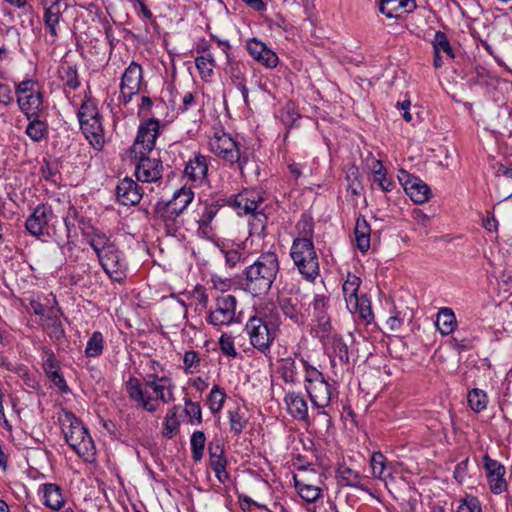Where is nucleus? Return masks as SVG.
Wrapping results in <instances>:
<instances>
[{"label": "nucleus", "mask_w": 512, "mask_h": 512, "mask_svg": "<svg viewBox=\"0 0 512 512\" xmlns=\"http://www.w3.org/2000/svg\"><path fill=\"white\" fill-rule=\"evenodd\" d=\"M194 193L190 188L182 187L174 192L173 197L168 202L176 208L181 215L188 205L193 201Z\"/></svg>", "instance_id": "c9c22d12"}, {"label": "nucleus", "mask_w": 512, "mask_h": 512, "mask_svg": "<svg viewBox=\"0 0 512 512\" xmlns=\"http://www.w3.org/2000/svg\"><path fill=\"white\" fill-rule=\"evenodd\" d=\"M305 389L312 404L319 409L315 415V419L323 422L326 429L331 425V418L329 413L325 410L334 398H337L335 388L327 381H320L314 385H305Z\"/></svg>", "instance_id": "423d86ee"}, {"label": "nucleus", "mask_w": 512, "mask_h": 512, "mask_svg": "<svg viewBox=\"0 0 512 512\" xmlns=\"http://www.w3.org/2000/svg\"><path fill=\"white\" fill-rule=\"evenodd\" d=\"M108 277L115 282H122L127 277L128 264L124 254L114 246L98 258Z\"/></svg>", "instance_id": "9d476101"}, {"label": "nucleus", "mask_w": 512, "mask_h": 512, "mask_svg": "<svg viewBox=\"0 0 512 512\" xmlns=\"http://www.w3.org/2000/svg\"><path fill=\"white\" fill-rule=\"evenodd\" d=\"M321 343L333 366L336 365V360L341 364L349 361L348 347L337 334L334 336H321Z\"/></svg>", "instance_id": "6ab92c4d"}, {"label": "nucleus", "mask_w": 512, "mask_h": 512, "mask_svg": "<svg viewBox=\"0 0 512 512\" xmlns=\"http://www.w3.org/2000/svg\"><path fill=\"white\" fill-rule=\"evenodd\" d=\"M210 467L215 473L219 482L225 483L229 480V474L226 471L227 460L226 457L209 459Z\"/></svg>", "instance_id": "5fc2aeb1"}, {"label": "nucleus", "mask_w": 512, "mask_h": 512, "mask_svg": "<svg viewBox=\"0 0 512 512\" xmlns=\"http://www.w3.org/2000/svg\"><path fill=\"white\" fill-rule=\"evenodd\" d=\"M433 49L436 53L446 54L448 59H454L455 55L447 35L442 31H436L433 39Z\"/></svg>", "instance_id": "de8ad7c7"}, {"label": "nucleus", "mask_w": 512, "mask_h": 512, "mask_svg": "<svg viewBox=\"0 0 512 512\" xmlns=\"http://www.w3.org/2000/svg\"><path fill=\"white\" fill-rule=\"evenodd\" d=\"M436 327L442 335L451 334L457 326L456 316L451 308H441L437 314Z\"/></svg>", "instance_id": "7c9ffc66"}, {"label": "nucleus", "mask_w": 512, "mask_h": 512, "mask_svg": "<svg viewBox=\"0 0 512 512\" xmlns=\"http://www.w3.org/2000/svg\"><path fill=\"white\" fill-rule=\"evenodd\" d=\"M185 373H194L199 370L201 358L199 353L193 350L186 351L183 356Z\"/></svg>", "instance_id": "4d7b16f0"}, {"label": "nucleus", "mask_w": 512, "mask_h": 512, "mask_svg": "<svg viewBox=\"0 0 512 512\" xmlns=\"http://www.w3.org/2000/svg\"><path fill=\"white\" fill-rule=\"evenodd\" d=\"M17 103L27 119L39 117V112L42 107V96L39 92H30L28 95H20L17 98Z\"/></svg>", "instance_id": "cd10ccee"}, {"label": "nucleus", "mask_w": 512, "mask_h": 512, "mask_svg": "<svg viewBox=\"0 0 512 512\" xmlns=\"http://www.w3.org/2000/svg\"><path fill=\"white\" fill-rule=\"evenodd\" d=\"M372 474L374 477L386 480L391 474L388 471L387 461L381 452H374L370 459Z\"/></svg>", "instance_id": "ea45409f"}, {"label": "nucleus", "mask_w": 512, "mask_h": 512, "mask_svg": "<svg viewBox=\"0 0 512 512\" xmlns=\"http://www.w3.org/2000/svg\"><path fill=\"white\" fill-rule=\"evenodd\" d=\"M371 228L364 216H359L356 220L354 234L357 248L361 252H367L370 248Z\"/></svg>", "instance_id": "c756f323"}, {"label": "nucleus", "mask_w": 512, "mask_h": 512, "mask_svg": "<svg viewBox=\"0 0 512 512\" xmlns=\"http://www.w3.org/2000/svg\"><path fill=\"white\" fill-rule=\"evenodd\" d=\"M44 505L52 510H59L64 505L61 488L57 484L46 483L42 485Z\"/></svg>", "instance_id": "c85d7f7f"}, {"label": "nucleus", "mask_w": 512, "mask_h": 512, "mask_svg": "<svg viewBox=\"0 0 512 512\" xmlns=\"http://www.w3.org/2000/svg\"><path fill=\"white\" fill-rule=\"evenodd\" d=\"M26 127V135L34 142H40L48 135V125L39 117H31Z\"/></svg>", "instance_id": "72a5a7b5"}, {"label": "nucleus", "mask_w": 512, "mask_h": 512, "mask_svg": "<svg viewBox=\"0 0 512 512\" xmlns=\"http://www.w3.org/2000/svg\"><path fill=\"white\" fill-rule=\"evenodd\" d=\"M103 344L102 334L98 331L94 332L87 342L85 355L90 358L98 357L103 351Z\"/></svg>", "instance_id": "603ef678"}, {"label": "nucleus", "mask_w": 512, "mask_h": 512, "mask_svg": "<svg viewBox=\"0 0 512 512\" xmlns=\"http://www.w3.org/2000/svg\"><path fill=\"white\" fill-rule=\"evenodd\" d=\"M83 234L98 258L116 246L106 234L97 229L91 228V232H87L83 229Z\"/></svg>", "instance_id": "a878e982"}, {"label": "nucleus", "mask_w": 512, "mask_h": 512, "mask_svg": "<svg viewBox=\"0 0 512 512\" xmlns=\"http://www.w3.org/2000/svg\"><path fill=\"white\" fill-rule=\"evenodd\" d=\"M495 127L499 133L507 132L512 136V108L509 106H501L498 109L495 118Z\"/></svg>", "instance_id": "e433bc0d"}, {"label": "nucleus", "mask_w": 512, "mask_h": 512, "mask_svg": "<svg viewBox=\"0 0 512 512\" xmlns=\"http://www.w3.org/2000/svg\"><path fill=\"white\" fill-rule=\"evenodd\" d=\"M208 172L207 157L195 152L185 166L184 175L192 182L202 183Z\"/></svg>", "instance_id": "b1692460"}, {"label": "nucleus", "mask_w": 512, "mask_h": 512, "mask_svg": "<svg viewBox=\"0 0 512 512\" xmlns=\"http://www.w3.org/2000/svg\"><path fill=\"white\" fill-rule=\"evenodd\" d=\"M483 463L491 492L497 495L505 492L508 488L507 481L504 478L506 473L505 467L488 455L483 457Z\"/></svg>", "instance_id": "2eb2a0df"}, {"label": "nucleus", "mask_w": 512, "mask_h": 512, "mask_svg": "<svg viewBox=\"0 0 512 512\" xmlns=\"http://www.w3.org/2000/svg\"><path fill=\"white\" fill-rule=\"evenodd\" d=\"M79 213L74 206H70L63 217L64 224L67 230V237H70L72 229L75 228L76 220L78 219Z\"/></svg>", "instance_id": "338daca9"}, {"label": "nucleus", "mask_w": 512, "mask_h": 512, "mask_svg": "<svg viewBox=\"0 0 512 512\" xmlns=\"http://www.w3.org/2000/svg\"><path fill=\"white\" fill-rule=\"evenodd\" d=\"M46 359L43 362V369L49 380L62 392L67 393L69 387L59 372V365L52 350L45 349Z\"/></svg>", "instance_id": "5701e85b"}, {"label": "nucleus", "mask_w": 512, "mask_h": 512, "mask_svg": "<svg viewBox=\"0 0 512 512\" xmlns=\"http://www.w3.org/2000/svg\"><path fill=\"white\" fill-rule=\"evenodd\" d=\"M278 117L286 127L291 128L301 115L297 111L294 103L288 102L279 110Z\"/></svg>", "instance_id": "3c124183"}, {"label": "nucleus", "mask_w": 512, "mask_h": 512, "mask_svg": "<svg viewBox=\"0 0 512 512\" xmlns=\"http://www.w3.org/2000/svg\"><path fill=\"white\" fill-rule=\"evenodd\" d=\"M142 78L143 70L141 65L131 62L121 77L119 99L124 104L129 103L132 97L139 92Z\"/></svg>", "instance_id": "9b49d317"}, {"label": "nucleus", "mask_w": 512, "mask_h": 512, "mask_svg": "<svg viewBox=\"0 0 512 512\" xmlns=\"http://www.w3.org/2000/svg\"><path fill=\"white\" fill-rule=\"evenodd\" d=\"M219 345L223 354L229 357L237 356V351L235 349L234 342L231 336H228L226 334L221 335L219 339Z\"/></svg>", "instance_id": "69168bd1"}, {"label": "nucleus", "mask_w": 512, "mask_h": 512, "mask_svg": "<svg viewBox=\"0 0 512 512\" xmlns=\"http://www.w3.org/2000/svg\"><path fill=\"white\" fill-rule=\"evenodd\" d=\"M247 67L244 63L228 57L226 73L229 75L232 84L237 87L245 101L248 103V89L246 87Z\"/></svg>", "instance_id": "412c9836"}, {"label": "nucleus", "mask_w": 512, "mask_h": 512, "mask_svg": "<svg viewBox=\"0 0 512 512\" xmlns=\"http://www.w3.org/2000/svg\"><path fill=\"white\" fill-rule=\"evenodd\" d=\"M195 65L200 77L207 80L213 75L216 61L211 53H207L206 55L197 56L195 59Z\"/></svg>", "instance_id": "a19ab883"}, {"label": "nucleus", "mask_w": 512, "mask_h": 512, "mask_svg": "<svg viewBox=\"0 0 512 512\" xmlns=\"http://www.w3.org/2000/svg\"><path fill=\"white\" fill-rule=\"evenodd\" d=\"M467 398L468 404L474 412L479 413L486 409L488 404V397L485 391L474 388L469 391Z\"/></svg>", "instance_id": "a18cd8bd"}, {"label": "nucleus", "mask_w": 512, "mask_h": 512, "mask_svg": "<svg viewBox=\"0 0 512 512\" xmlns=\"http://www.w3.org/2000/svg\"><path fill=\"white\" fill-rule=\"evenodd\" d=\"M305 368V383L306 385H314L320 381L326 380L322 372L310 365L306 360H301Z\"/></svg>", "instance_id": "680f3d73"}, {"label": "nucleus", "mask_w": 512, "mask_h": 512, "mask_svg": "<svg viewBox=\"0 0 512 512\" xmlns=\"http://www.w3.org/2000/svg\"><path fill=\"white\" fill-rule=\"evenodd\" d=\"M225 399V391L220 388L219 385L215 384L207 397V405L212 414L215 415L222 410Z\"/></svg>", "instance_id": "79ce46f5"}, {"label": "nucleus", "mask_w": 512, "mask_h": 512, "mask_svg": "<svg viewBox=\"0 0 512 512\" xmlns=\"http://www.w3.org/2000/svg\"><path fill=\"white\" fill-rule=\"evenodd\" d=\"M205 443L206 437L204 432L194 431L190 439L192 459L194 462H200L202 460Z\"/></svg>", "instance_id": "49530a36"}, {"label": "nucleus", "mask_w": 512, "mask_h": 512, "mask_svg": "<svg viewBox=\"0 0 512 512\" xmlns=\"http://www.w3.org/2000/svg\"><path fill=\"white\" fill-rule=\"evenodd\" d=\"M361 280L356 275L348 274L346 281L342 286L346 304L352 303L355 299L359 298L357 291L360 287Z\"/></svg>", "instance_id": "09e8293b"}, {"label": "nucleus", "mask_w": 512, "mask_h": 512, "mask_svg": "<svg viewBox=\"0 0 512 512\" xmlns=\"http://www.w3.org/2000/svg\"><path fill=\"white\" fill-rule=\"evenodd\" d=\"M221 207L222 206L218 203V201L201 203L195 211V220L211 224L212 220L215 218Z\"/></svg>", "instance_id": "4c0bfd02"}, {"label": "nucleus", "mask_w": 512, "mask_h": 512, "mask_svg": "<svg viewBox=\"0 0 512 512\" xmlns=\"http://www.w3.org/2000/svg\"><path fill=\"white\" fill-rule=\"evenodd\" d=\"M236 306L235 296L230 294L218 296L206 318L207 322L213 326L230 325L236 322Z\"/></svg>", "instance_id": "6e6552de"}, {"label": "nucleus", "mask_w": 512, "mask_h": 512, "mask_svg": "<svg viewBox=\"0 0 512 512\" xmlns=\"http://www.w3.org/2000/svg\"><path fill=\"white\" fill-rule=\"evenodd\" d=\"M99 117L100 114L96 104L90 99L85 100L78 111L79 123L82 121L93 120Z\"/></svg>", "instance_id": "864d4df0"}, {"label": "nucleus", "mask_w": 512, "mask_h": 512, "mask_svg": "<svg viewBox=\"0 0 512 512\" xmlns=\"http://www.w3.org/2000/svg\"><path fill=\"white\" fill-rule=\"evenodd\" d=\"M479 499L472 495H466L459 500L456 512H481Z\"/></svg>", "instance_id": "bf43d9fd"}, {"label": "nucleus", "mask_w": 512, "mask_h": 512, "mask_svg": "<svg viewBox=\"0 0 512 512\" xmlns=\"http://www.w3.org/2000/svg\"><path fill=\"white\" fill-rule=\"evenodd\" d=\"M279 272V260L275 252L262 253L257 260L245 270L240 280L241 288L253 297L266 294Z\"/></svg>", "instance_id": "f03ea898"}, {"label": "nucleus", "mask_w": 512, "mask_h": 512, "mask_svg": "<svg viewBox=\"0 0 512 512\" xmlns=\"http://www.w3.org/2000/svg\"><path fill=\"white\" fill-rule=\"evenodd\" d=\"M303 224L304 228L307 227L305 235L293 240L290 256L302 277L313 283L320 275L319 258L312 240V224L308 221Z\"/></svg>", "instance_id": "7ed1b4c3"}, {"label": "nucleus", "mask_w": 512, "mask_h": 512, "mask_svg": "<svg viewBox=\"0 0 512 512\" xmlns=\"http://www.w3.org/2000/svg\"><path fill=\"white\" fill-rule=\"evenodd\" d=\"M317 320V327L314 329L315 336L321 341V336H334L336 333L332 330L329 316H321Z\"/></svg>", "instance_id": "e2e57ef3"}, {"label": "nucleus", "mask_w": 512, "mask_h": 512, "mask_svg": "<svg viewBox=\"0 0 512 512\" xmlns=\"http://www.w3.org/2000/svg\"><path fill=\"white\" fill-rule=\"evenodd\" d=\"M398 178L399 181L403 184L405 192L413 202L422 204L429 200L431 196L430 188L421 179L407 173L404 170L400 171Z\"/></svg>", "instance_id": "4468645a"}, {"label": "nucleus", "mask_w": 512, "mask_h": 512, "mask_svg": "<svg viewBox=\"0 0 512 512\" xmlns=\"http://www.w3.org/2000/svg\"><path fill=\"white\" fill-rule=\"evenodd\" d=\"M61 421L66 443L81 457L92 455L94 441L81 420L72 412L65 411Z\"/></svg>", "instance_id": "39448f33"}, {"label": "nucleus", "mask_w": 512, "mask_h": 512, "mask_svg": "<svg viewBox=\"0 0 512 512\" xmlns=\"http://www.w3.org/2000/svg\"><path fill=\"white\" fill-rule=\"evenodd\" d=\"M116 197L120 204L133 206L141 201L143 189L133 179L126 177L118 183Z\"/></svg>", "instance_id": "f3484780"}, {"label": "nucleus", "mask_w": 512, "mask_h": 512, "mask_svg": "<svg viewBox=\"0 0 512 512\" xmlns=\"http://www.w3.org/2000/svg\"><path fill=\"white\" fill-rule=\"evenodd\" d=\"M230 429L235 435H239L246 427L247 421L239 409L228 411Z\"/></svg>", "instance_id": "6e6d98bb"}, {"label": "nucleus", "mask_w": 512, "mask_h": 512, "mask_svg": "<svg viewBox=\"0 0 512 512\" xmlns=\"http://www.w3.org/2000/svg\"><path fill=\"white\" fill-rule=\"evenodd\" d=\"M245 331L249 336L251 345L261 352L269 350L276 337V331L258 316L249 318L245 325Z\"/></svg>", "instance_id": "0eeeda50"}, {"label": "nucleus", "mask_w": 512, "mask_h": 512, "mask_svg": "<svg viewBox=\"0 0 512 512\" xmlns=\"http://www.w3.org/2000/svg\"><path fill=\"white\" fill-rule=\"evenodd\" d=\"M184 410L187 416L191 418V423L197 425L202 423V410L198 402H193L190 399H185Z\"/></svg>", "instance_id": "052dcab7"}, {"label": "nucleus", "mask_w": 512, "mask_h": 512, "mask_svg": "<svg viewBox=\"0 0 512 512\" xmlns=\"http://www.w3.org/2000/svg\"><path fill=\"white\" fill-rule=\"evenodd\" d=\"M53 218L54 213L51 206L39 204L27 218L25 223L26 229L31 235L40 237L47 233L49 222Z\"/></svg>", "instance_id": "ddd939ff"}, {"label": "nucleus", "mask_w": 512, "mask_h": 512, "mask_svg": "<svg viewBox=\"0 0 512 512\" xmlns=\"http://www.w3.org/2000/svg\"><path fill=\"white\" fill-rule=\"evenodd\" d=\"M61 79L65 86L69 87L70 89L75 90L80 86V81L75 66L68 65L63 67Z\"/></svg>", "instance_id": "13d9d810"}, {"label": "nucleus", "mask_w": 512, "mask_h": 512, "mask_svg": "<svg viewBox=\"0 0 512 512\" xmlns=\"http://www.w3.org/2000/svg\"><path fill=\"white\" fill-rule=\"evenodd\" d=\"M347 308L352 313H358L359 318L362 319L366 324H370L374 319L371 302L366 295H362L352 301V303H349Z\"/></svg>", "instance_id": "2f4dec72"}, {"label": "nucleus", "mask_w": 512, "mask_h": 512, "mask_svg": "<svg viewBox=\"0 0 512 512\" xmlns=\"http://www.w3.org/2000/svg\"><path fill=\"white\" fill-rule=\"evenodd\" d=\"M177 413L178 407L174 406L173 408L168 410L164 418L162 435L167 439L173 438V436L179 429L180 422L177 418Z\"/></svg>", "instance_id": "37998d69"}, {"label": "nucleus", "mask_w": 512, "mask_h": 512, "mask_svg": "<svg viewBox=\"0 0 512 512\" xmlns=\"http://www.w3.org/2000/svg\"><path fill=\"white\" fill-rule=\"evenodd\" d=\"M328 301V297L324 295H316L314 297L313 309L316 319L321 318V316H328L326 314Z\"/></svg>", "instance_id": "0e129e2a"}, {"label": "nucleus", "mask_w": 512, "mask_h": 512, "mask_svg": "<svg viewBox=\"0 0 512 512\" xmlns=\"http://www.w3.org/2000/svg\"><path fill=\"white\" fill-rule=\"evenodd\" d=\"M80 127L90 144L95 148H101L104 143V131L101 123V117L82 121Z\"/></svg>", "instance_id": "bb28decb"}, {"label": "nucleus", "mask_w": 512, "mask_h": 512, "mask_svg": "<svg viewBox=\"0 0 512 512\" xmlns=\"http://www.w3.org/2000/svg\"><path fill=\"white\" fill-rule=\"evenodd\" d=\"M279 307L285 317L289 318L294 324L300 326L305 322V310L301 298L298 294L291 296H281L278 300Z\"/></svg>", "instance_id": "a211bd4d"}, {"label": "nucleus", "mask_w": 512, "mask_h": 512, "mask_svg": "<svg viewBox=\"0 0 512 512\" xmlns=\"http://www.w3.org/2000/svg\"><path fill=\"white\" fill-rule=\"evenodd\" d=\"M148 154H138V158L134 159L135 176L138 181L151 183L157 182L162 178L163 165L161 160L150 158Z\"/></svg>", "instance_id": "f8f14e48"}, {"label": "nucleus", "mask_w": 512, "mask_h": 512, "mask_svg": "<svg viewBox=\"0 0 512 512\" xmlns=\"http://www.w3.org/2000/svg\"><path fill=\"white\" fill-rule=\"evenodd\" d=\"M416 8L414 0H380L379 11L388 18H400Z\"/></svg>", "instance_id": "393cba45"}, {"label": "nucleus", "mask_w": 512, "mask_h": 512, "mask_svg": "<svg viewBox=\"0 0 512 512\" xmlns=\"http://www.w3.org/2000/svg\"><path fill=\"white\" fill-rule=\"evenodd\" d=\"M263 198L255 191H245L235 198V205L244 210L246 214L255 213Z\"/></svg>", "instance_id": "473e14b6"}, {"label": "nucleus", "mask_w": 512, "mask_h": 512, "mask_svg": "<svg viewBox=\"0 0 512 512\" xmlns=\"http://www.w3.org/2000/svg\"><path fill=\"white\" fill-rule=\"evenodd\" d=\"M210 150L222 160L230 164H237L241 176L252 170L258 174V166L255 161H250L248 155L241 151L240 144L228 133H215L209 141Z\"/></svg>", "instance_id": "20e7f679"}, {"label": "nucleus", "mask_w": 512, "mask_h": 512, "mask_svg": "<svg viewBox=\"0 0 512 512\" xmlns=\"http://www.w3.org/2000/svg\"><path fill=\"white\" fill-rule=\"evenodd\" d=\"M159 135V121L151 118L139 126L134 144L130 148V157L137 159L138 154H149L155 147Z\"/></svg>", "instance_id": "1a4fd4ad"}, {"label": "nucleus", "mask_w": 512, "mask_h": 512, "mask_svg": "<svg viewBox=\"0 0 512 512\" xmlns=\"http://www.w3.org/2000/svg\"><path fill=\"white\" fill-rule=\"evenodd\" d=\"M156 219L162 222L169 235H175L179 229L177 222L179 212L168 201H158L154 207Z\"/></svg>", "instance_id": "aec40b11"}, {"label": "nucleus", "mask_w": 512, "mask_h": 512, "mask_svg": "<svg viewBox=\"0 0 512 512\" xmlns=\"http://www.w3.org/2000/svg\"><path fill=\"white\" fill-rule=\"evenodd\" d=\"M337 477L344 486L362 488L363 477L346 465H340L337 469Z\"/></svg>", "instance_id": "f704fd0d"}, {"label": "nucleus", "mask_w": 512, "mask_h": 512, "mask_svg": "<svg viewBox=\"0 0 512 512\" xmlns=\"http://www.w3.org/2000/svg\"><path fill=\"white\" fill-rule=\"evenodd\" d=\"M278 372L283 379V381L287 384H296L298 381L297 378V367L294 359L288 357L282 359L280 361V365L278 367Z\"/></svg>", "instance_id": "58836bf2"}, {"label": "nucleus", "mask_w": 512, "mask_h": 512, "mask_svg": "<svg viewBox=\"0 0 512 512\" xmlns=\"http://www.w3.org/2000/svg\"><path fill=\"white\" fill-rule=\"evenodd\" d=\"M145 385L154 392L155 398L146 394L142 384L136 377H130L125 383L126 392L130 400L139 404L145 411L154 413L157 410L156 400H160L165 404L174 401V384L169 377L148 374L145 379Z\"/></svg>", "instance_id": "f257e3e1"}, {"label": "nucleus", "mask_w": 512, "mask_h": 512, "mask_svg": "<svg viewBox=\"0 0 512 512\" xmlns=\"http://www.w3.org/2000/svg\"><path fill=\"white\" fill-rule=\"evenodd\" d=\"M450 344L459 352L473 348V340L471 338L460 337L459 334L450 339Z\"/></svg>", "instance_id": "774afa93"}, {"label": "nucleus", "mask_w": 512, "mask_h": 512, "mask_svg": "<svg viewBox=\"0 0 512 512\" xmlns=\"http://www.w3.org/2000/svg\"><path fill=\"white\" fill-rule=\"evenodd\" d=\"M284 402L288 413L296 420L309 423L308 405L304 397L299 392H287Z\"/></svg>", "instance_id": "4be33fe9"}, {"label": "nucleus", "mask_w": 512, "mask_h": 512, "mask_svg": "<svg viewBox=\"0 0 512 512\" xmlns=\"http://www.w3.org/2000/svg\"><path fill=\"white\" fill-rule=\"evenodd\" d=\"M62 11L60 5H49L44 7V23L48 27L51 35L56 36V25L61 19Z\"/></svg>", "instance_id": "c03bdc74"}, {"label": "nucleus", "mask_w": 512, "mask_h": 512, "mask_svg": "<svg viewBox=\"0 0 512 512\" xmlns=\"http://www.w3.org/2000/svg\"><path fill=\"white\" fill-rule=\"evenodd\" d=\"M295 486L300 497L309 503L317 501L322 495V490L317 486L301 483L298 480H295Z\"/></svg>", "instance_id": "8fccbe9b"}, {"label": "nucleus", "mask_w": 512, "mask_h": 512, "mask_svg": "<svg viewBox=\"0 0 512 512\" xmlns=\"http://www.w3.org/2000/svg\"><path fill=\"white\" fill-rule=\"evenodd\" d=\"M246 48L249 55L266 68L272 69L278 65L279 58L277 54L257 38L249 39Z\"/></svg>", "instance_id": "dca6fc26"}]
</instances>
